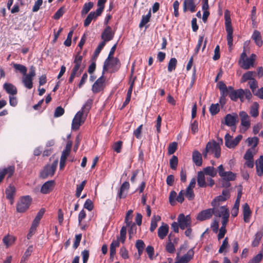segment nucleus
<instances>
[{
    "label": "nucleus",
    "instance_id": "obj_51",
    "mask_svg": "<svg viewBox=\"0 0 263 263\" xmlns=\"http://www.w3.org/2000/svg\"><path fill=\"white\" fill-rule=\"evenodd\" d=\"M178 143L176 142L171 143L168 146L167 153L169 155L173 154L177 149Z\"/></svg>",
    "mask_w": 263,
    "mask_h": 263
},
{
    "label": "nucleus",
    "instance_id": "obj_57",
    "mask_svg": "<svg viewBox=\"0 0 263 263\" xmlns=\"http://www.w3.org/2000/svg\"><path fill=\"white\" fill-rule=\"evenodd\" d=\"M126 235V227L123 226L122 227V228L120 230V237L119 240L122 243H124L125 241Z\"/></svg>",
    "mask_w": 263,
    "mask_h": 263
},
{
    "label": "nucleus",
    "instance_id": "obj_39",
    "mask_svg": "<svg viewBox=\"0 0 263 263\" xmlns=\"http://www.w3.org/2000/svg\"><path fill=\"white\" fill-rule=\"evenodd\" d=\"M93 3L91 2L86 3L84 4L82 10L81 11L82 15H86L93 7Z\"/></svg>",
    "mask_w": 263,
    "mask_h": 263
},
{
    "label": "nucleus",
    "instance_id": "obj_53",
    "mask_svg": "<svg viewBox=\"0 0 263 263\" xmlns=\"http://www.w3.org/2000/svg\"><path fill=\"white\" fill-rule=\"evenodd\" d=\"M95 19H96V18L94 16L93 13H92L91 12H90L89 14L87 15L86 19L84 20V26L85 27H88L91 23V21L93 20H95Z\"/></svg>",
    "mask_w": 263,
    "mask_h": 263
},
{
    "label": "nucleus",
    "instance_id": "obj_54",
    "mask_svg": "<svg viewBox=\"0 0 263 263\" xmlns=\"http://www.w3.org/2000/svg\"><path fill=\"white\" fill-rule=\"evenodd\" d=\"M249 146L253 145L252 148H255L258 144V139L256 137H254L253 138H248L246 140Z\"/></svg>",
    "mask_w": 263,
    "mask_h": 263
},
{
    "label": "nucleus",
    "instance_id": "obj_21",
    "mask_svg": "<svg viewBox=\"0 0 263 263\" xmlns=\"http://www.w3.org/2000/svg\"><path fill=\"white\" fill-rule=\"evenodd\" d=\"M169 227L167 224L163 223L158 229V236L161 239H163L168 233Z\"/></svg>",
    "mask_w": 263,
    "mask_h": 263
},
{
    "label": "nucleus",
    "instance_id": "obj_9",
    "mask_svg": "<svg viewBox=\"0 0 263 263\" xmlns=\"http://www.w3.org/2000/svg\"><path fill=\"white\" fill-rule=\"evenodd\" d=\"M178 222L179 223L180 228L182 230L190 227L191 224L190 216H185L183 214H180L178 217Z\"/></svg>",
    "mask_w": 263,
    "mask_h": 263
},
{
    "label": "nucleus",
    "instance_id": "obj_7",
    "mask_svg": "<svg viewBox=\"0 0 263 263\" xmlns=\"http://www.w3.org/2000/svg\"><path fill=\"white\" fill-rule=\"evenodd\" d=\"M206 147L209 151V152L214 154V156L216 158H218L220 156L221 148L218 144L215 141L213 142H209L206 145Z\"/></svg>",
    "mask_w": 263,
    "mask_h": 263
},
{
    "label": "nucleus",
    "instance_id": "obj_14",
    "mask_svg": "<svg viewBox=\"0 0 263 263\" xmlns=\"http://www.w3.org/2000/svg\"><path fill=\"white\" fill-rule=\"evenodd\" d=\"M196 5L195 0H184L183 3V11L184 12L190 11L191 12L196 11Z\"/></svg>",
    "mask_w": 263,
    "mask_h": 263
},
{
    "label": "nucleus",
    "instance_id": "obj_59",
    "mask_svg": "<svg viewBox=\"0 0 263 263\" xmlns=\"http://www.w3.org/2000/svg\"><path fill=\"white\" fill-rule=\"evenodd\" d=\"M262 259V254L258 253L253 257L252 259L249 260L248 263H259Z\"/></svg>",
    "mask_w": 263,
    "mask_h": 263
},
{
    "label": "nucleus",
    "instance_id": "obj_35",
    "mask_svg": "<svg viewBox=\"0 0 263 263\" xmlns=\"http://www.w3.org/2000/svg\"><path fill=\"white\" fill-rule=\"evenodd\" d=\"M15 240V238L10 235H7L4 237L3 241L4 243L6 246L7 247L12 245Z\"/></svg>",
    "mask_w": 263,
    "mask_h": 263
},
{
    "label": "nucleus",
    "instance_id": "obj_62",
    "mask_svg": "<svg viewBox=\"0 0 263 263\" xmlns=\"http://www.w3.org/2000/svg\"><path fill=\"white\" fill-rule=\"evenodd\" d=\"M123 142L121 141H118L115 142L113 146V149L117 153H119L121 151Z\"/></svg>",
    "mask_w": 263,
    "mask_h": 263
},
{
    "label": "nucleus",
    "instance_id": "obj_63",
    "mask_svg": "<svg viewBox=\"0 0 263 263\" xmlns=\"http://www.w3.org/2000/svg\"><path fill=\"white\" fill-rule=\"evenodd\" d=\"M64 7H61L53 15L54 19L59 20L64 13Z\"/></svg>",
    "mask_w": 263,
    "mask_h": 263
},
{
    "label": "nucleus",
    "instance_id": "obj_56",
    "mask_svg": "<svg viewBox=\"0 0 263 263\" xmlns=\"http://www.w3.org/2000/svg\"><path fill=\"white\" fill-rule=\"evenodd\" d=\"M31 248L32 247L30 246L26 250L20 263H24L28 259V257L31 255Z\"/></svg>",
    "mask_w": 263,
    "mask_h": 263
},
{
    "label": "nucleus",
    "instance_id": "obj_29",
    "mask_svg": "<svg viewBox=\"0 0 263 263\" xmlns=\"http://www.w3.org/2000/svg\"><path fill=\"white\" fill-rule=\"evenodd\" d=\"M152 16L151 10L149 9L146 15H143L142 16L141 20L139 23V27L142 28L146 25L150 21V19Z\"/></svg>",
    "mask_w": 263,
    "mask_h": 263
},
{
    "label": "nucleus",
    "instance_id": "obj_47",
    "mask_svg": "<svg viewBox=\"0 0 263 263\" xmlns=\"http://www.w3.org/2000/svg\"><path fill=\"white\" fill-rule=\"evenodd\" d=\"M3 171L4 172L5 175H8V178H10L13 175L15 172V166L14 165H11L8 166L7 168H2Z\"/></svg>",
    "mask_w": 263,
    "mask_h": 263
},
{
    "label": "nucleus",
    "instance_id": "obj_28",
    "mask_svg": "<svg viewBox=\"0 0 263 263\" xmlns=\"http://www.w3.org/2000/svg\"><path fill=\"white\" fill-rule=\"evenodd\" d=\"M204 175L202 171L198 173L197 181L198 185L200 187H205L207 186Z\"/></svg>",
    "mask_w": 263,
    "mask_h": 263
},
{
    "label": "nucleus",
    "instance_id": "obj_25",
    "mask_svg": "<svg viewBox=\"0 0 263 263\" xmlns=\"http://www.w3.org/2000/svg\"><path fill=\"white\" fill-rule=\"evenodd\" d=\"M256 170L258 176H263V156H260L256 161Z\"/></svg>",
    "mask_w": 263,
    "mask_h": 263
},
{
    "label": "nucleus",
    "instance_id": "obj_6",
    "mask_svg": "<svg viewBox=\"0 0 263 263\" xmlns=\"http://www.w3.org/2000/svg\"><path fill=\"white\" fill-rule=\"evenodd\" d=\"M82 117L83 111H79L76 114L72 122L71 128L72 130H78L80 126L84 123L85 119Z\"/></svg>",
    "mask_w": 263,
    "mask_h": 263
},
{
    "label": "nucleus",
    "instance_id": "obj_46",
    "mask_svg": "<svg viewBox=\"0 0 263 263\" xmlns=\"http://www.w3.org/2000/svg\"><path fill=\"white\" fill-rule=\"evenodd\" d=\"M87 183V181L86 180L83 181L81 184H78L77 185L76 196L77 197H79L81 195L82 191L83 190L86 184Z\"/></svg>",
    "mask_w": 263,
    "mask_h": 263
},
{
    "label": "nucleus",
    "instance_id": "obj_10",
    "mask_svg": "<svg viewBox=\"0 0 263 263\" xmlns=\"http://www.w3.org/2000/svg\"><path fill=\"white\" fill-rule=\"evenodd\" d=\"M212 207L213 214L216 217H223V216L230 214L229 210L226 206H220L217 205Z\"/></svg>",
    "mask_w": 263,
    "mask_h": 263
},
{
    "label": "nucleus",
    "instance_id": "obj_32",
    "mask_svg": "<svg viewBox=\"0 0 263 263\" xmlns=\"http://www.w3.org/2000/svg\"><path fill=\"white\" fill-rule=\"evenodd\" d=\"M256 76L255 71H249L245 73L241 77V82H245L248 80H252L254 79V77Z\"/></svg>",
    "mask_w": 263,
    "mask_h": 263
},
{
    "label": "nucleus",
    "instance_id": "obj_45",
    "mask_svg": "<svg viewBox=\"0 0 263 263\" xmlns=\"http://www.w3.org/2000/svg\"><path fill=\"white\" fill-rule=\"evenodd\" d=\"M171 234L168 236V242L166 243L165 246L166 251L170 253H174L175 251V248L174 244L172 242L170 239Z\"/></svg>",
    "mask_w": 263,
    "mask_h": 263
},
{
    "label": "nucleus",
    "instance_id": "obj_23",
    "mask_svg": "<svg viewBox=\"0 0 263 263\" xmlns=\"http://www.w3.org/2000/svg\"><path fill=\"white\" fill-rule=\"evenodd\" d=\"M255 56L254 54H252L251 57L242 60L243 61L241 65V67L244 69H249L250 66L253 65L255 61Z\"/></svg>",
    "mask_w": 263,
    "mask_h": 263
},
{
    "label": "nucleus",
    "instance_id": "obj_8",
    "mask_svg": "<svg viewBox=\"0 0 263 263\" xmlns=\"http://www.w3.org/2000/svg\"><path fill=\"white\" fill-rule=\"evenodd\" d=\"M104 74V73H103V71L102 76L99 78H98L92 85V91L93 93H97L103 90L105 85L104 83L105 81Z\"/></svg>",
    "mask_w": 263,
    "mask_h": 263
},
{
    "label": "nucleus",
    "instance_id": "obj_4",
    "mask_svg": "<svg viewBox=\"0 0 263 263\" xmlns=\"http://www.w3.org/2000/svg\"><path fill=\"white\" fill-rule=\"evenodd\" d=\"M225 25H226V30L227 32V40L228 42V45H229V48H231L233 46V28L231 25V22L230 16H228L225 14Z\"/></svg>",
    "mask_w": 263,
    "mask_h": 263
},
{
    "label": "nucleus",
    "instance_id": "obj_41",
    "mask_svg": "<svg viewBox=\"0 0 263 263\" xmlns=\"http://www.w3.org/2000/svg\"><path fill=\"white\" fill-rule=\"evenodd\" d=\"M111 62H109V65L113 68L114 72L118 71L120 67V62L119 59L117 58H115L111 59Z\"/></svg>",
    "mask_w": 263,
    "mask_h": 263
},
{
    "label": "nucleus",
    "instance_id": "obj_48",
    "mask_svg": "<svg viewBox=\"0 0 263 263\" xmlns=\"http://www.w3.org/2000/svg\"><path fill=\"white\" fill-rule=\"evenodd\" d=\"M133 210H128L126 214V216L125 218V222L126 223V227H129L130 224L132 223V214H133Z\"/></svg>",
    "mask_w": 263,
    "mask_h": 263
},
{
    "label": "nucleus",
    "instance_id": "obj_38",
    "mask_svg": "<svg viewBox=\"0 0 263 263\" xmlns=\"http://www.w3.org/2000/svg\"><path fill=\"white\" fill-rule=\"evenodd\" d=\"M177 64V60L175 58H172L167 66V70L168 72H171L173 70H175Z\"/></svg>",
    "mask_w": 263,
    "mask_h": 263
},
{
    "label": "nucleus",
    "instance_id": "obj_55",
    "mask_svg": "<svg viewBox=\"0 0 263 263\" xmlns=\"http://www.w3.org/2000/svg\"><path fill=\"white\" fill-rule=\"evenodd\" d=\"M229 239L228 237H226L222 241L221 246L220 247L218 253H222L229 246Z\"/></svg>",
    "mask_w": 263,
    "mask_h": 263
},
{
    "label": "nucleus",
    "instance_id": "obj_37",
    "mask_svg": "<svg viewBox=\"0 0 263 263\" xmlns=\"http://www.w3.org/2000/svg\"><path fill=\"white\" fill-rule=\"evenodd\" d=\"M259 104L257 102H254L250 107V115L254 118L258 116Z\"/></svg>",
    "mask_w": 263,
    "mask_h": 263
},
{
    "label": "nucleus",
    "instance_id": "obj_12",
    "mask_svg": "<svg viewBox=\"0 0 263 263\" xmlns=\"http://www.w3.org/2000/svg\"><path fill=\"white\" fill-rule=\"evenodd\" d=\"M230 90V98L234 101H237L238 99L242 101V93H243V89H238L234 90L232 86H229Z\"/></svg>",
    "mask_w": 263,
    "mask_h": 263
},
{
    "label": "nucleus",
    "instance_id": "obj_33",
    "mask_svg": "<svg viewBox=\"0 0 263 263\" xmlns=\"http://www.w3.org/2000/svg\"><path fill=\"white\" fill-rule=\"evenodd\" d=\"M33 79L23 76L22 78V82L24 85L28 89H30L33 87Z\"/></svg>",
    "mask_w": 263,
    "mask_h": 263
},
{
    "label": "nucleus",
    "instance_id": "obj_64",
    "mask_svg": "<svg viewBox=\"0 0 263 263\" xmlns=\"http://www.w3.org/2000/svg\"><path fill=\"white\" fill-rule=\"evenodd\" d=\"M64 109L61 106H58L56 108L54 113V117H59L62 116L64 114Z\"/></svg>",
    "mask_w": 263,
    "mask_h": 263
},
{
    "label": "nucleus",
    "instance_id": "obj_13",
    "mask_svg": "<svg viewBox=\"0 0 263 263\" xmlns=\"http://www.w3.org/2000/svg\"><path fill=\"white\" fill-rule=\"evenodd\" d=\"M238 121V118L237 114H227L224 117V124L228 126H235Z\"/></svg>",
    "mask_w": 263,
    "mask_h": 263
},
{
    "label": "nucleus",
    "instance_id": "obj_34",
    "mask_svg": "<svg viewBox=\"0 0 263 263\" xmlns=\"http://www.w3.org/2000/svg\"><path fill=\"white\" fill-rule=\"evenodd\" d=\"M161 220V217L159 215H154L152 218L149 230L153 232L157 227V222Z\"/></svg>",
    "mask_w": 263,
    "mask_h": 263
},
{
    "label": "nucleus",
    "instance_id": "obj_36",
    "mask_svg": "<svg viewBox=\"0 0 263 263\" xmlns=\"http://www.w3.org/2000/svg\"><path fill=\"white\" fill-rule=\"evenodd\" d=\"M262 236H263L262 231L261 230V231H258L255 235V238L252 243V246L254 247L258 246Z\"/></svg>",
    "mask_w": 263,
    "mask_h": 263
},
{
    "label": "nucleus",
    "instance_id": "obj_2",
    "mask_svg": "<svg viewBox=\"0 0 263 263\" xmlns=\"http://www.w3.org/2000/svg\"><path fill=\"white\" fill-rule=\"evenodd\" d=\"M58 160H54L51 164L46 165L40 173V177L42 179H46L48 177L54 175L57 169Z\"/></svg>",
    "mask_w": 263,
    "mask_h": 263
},
{
    "label": "nucleus",
    "instance_id": "obj_60",
    "mask_svg": "<svg viewBox=\"0 0 263 263\" xmlns=\"http://www.w3.org/2000/svg\"><path fill=\"white\" fill-rule=\"evenodd\" d=\"M185 195L189 200H193L195 197V194L194 193L193 190L187 188L186 189Z\"/></svg>",
    "mask_w": 263,
    "mask_h": 263
},
{
    "label": "nucleus",
    "instance_id": "obj_49",
    "mask_svg": "<svg viewBox=\"0 0 263 263\" xmlns=\"http://www.w3.org/2000/svg\"><path fill=\"white\" fill-rule=\"evenodd\" d=\"M219 110V105L218 103L212 104L209 108V111L212 116L217 114Z\"/></svg>",
    "mask_w": 263,
    "mask_h": 263
},
{
    "label": "nucleus",
    "instance_id": "obj_61",
    "mask_svg": "<svg viewBox=\"0 0 263 263\" xmlns=\"http://www.w3.org/2000/svg\"><path fill=\"white\" fill-rule=\"evenodd\" d=\"M250 89L252 90L253 93H254L256 90V88L258 87V83L254 79L249 82Z\"/></svg>",
    "mask_w": 263,
    "mask_h": 263
},
{
    "label": "nucleus",
    "instance_id": "obj_27",
    "mask_svg": "<svg viewBox=\"0 0 263 263\" xmlns=\"http://www.w3.org/2000/svg\"><path fill=\"white\" fill-rule=\"evenodd\" d=\"M194 254L193 249H190L186 254L182 256L179 260L180 263H188L193 258Z\"/></svg>",
    "mask_w": 263,
    "mask_h": 263
},
{
    "label": "nucleus",
    "instance_id": "obj_26",
    "mask_svg": "<svg viewBox=\"0 0 263 263\" xmlns=\"http://www.w3.org/2000/svg\"><path fill=\"white\" fill-rule=\"evenodd\" d=\"M251 39L254 41L257 46L258 47L262 46V41L260 32L259 31L257 30H254L252 35Z\"/></svg>",
    "mask_w": 263,
    "mask_h": 263
},
{
    "label": "nucleus",
    "instance_id": "obj_50",
    "mask_svg": "<svg viewBox=\"0 0 263 263\" xmlns=\"http://www.w3.org/2000/svg\"><path fill=\"white\" fill-rule=\"evenodd\" d=\"M72 142L71 141H68L67 142L66 147L65 149L62 152V156H65V157H67L69 155L70 152L71 151V146H72Z\"/></svg>",
    "mask_w": 263,
    "mask_h": 263
},
{
    "label": "nucleus",
    "instance_id": "obj_22",
    "mask_svg": "<svg viewBox=\"0 0 263 263\" xmlns=\"http://www.w3.org/2000/svg\"><path fill=\"white\" fill-rule=\"evenodd\" d=\"M129 183L128 181H125L122 183L119 191L118 193L117 198L119 199L125 198L126 196V194H124V192L126 190L127 191L129 189Z\"/></svg>",
    "mask_w": 263,
    "mask_h": 263
},
{
    "label": "nucleus",
    "instance_id": "obj_52",
    "mask_svg": "<svg viewBox=\"0 0 263 263\" xmlns=\"http://www.w3.org/2000/svg\"><path fill=\"white\" fill-rule=\"evenodd\" d=\"M178 163V159L177 156L173 155L170 160V167L172 170H176L177 168Z\"/></svg>",
    "mask_w": 263,
    "mask_h": 263
},
{
    "label": "nucleus",
    "instance_id": "obj_44",
    "mask_svg": "<svg viewBox=\"0 0 263 263\" xmlns=\"http://www.w3.org/2000/svg\"><path fill=\"white\" fill-rule=\"evenodd\" d=\"M221 178L222 181H233L236 178V174L231 171L226 172L224 176Z\"/></svg>",
    "mask_w": 263,
    "mask_h": 263
},
{
    "label": "nucleus",
    "instance_id": "obj_16",
    "mask_svg": "<svg viewBox=\"0 0 263 263\" xmlns=\"http://www.w3.org/2000/svg\"><path fill=\"white\" fill-rule=\"evenodd\" d=\"M55 184L54 180L46 181L42 185L40 190L41 193L44 194H49L53 190Z\"/></svg>",
    "mask_w": 263,
    "mask_h": 263
},
{
    "label": "nucleus",
    "instance_id": "obj_58",
    "mask_svg": "<svg viewBox=\"0 0 263 263\" xmlns=\"http://www.w3.org/2000/svg\"><path fill=\"white\" fill-rule=\"evenodd\" d=\"M220 102H221L222 99H224L228 95L230 97V90L229 89V86L224 89L221 90V91H220Z\"/></svg>",
    "mask_w": 263,
    "mask_h": 263
},
{
    "label": "nucleus",
    "instance_id": "obj_17",
    "mask_svg": "<svg viewBox=\"0 0 263 263\" xmlns=\"http://www.w3.org/2000/svg\"><path fill=\"white\" fill-rule=\"evenodd\" d=\"M117 48V44H115L110 49L108 57L105 60L103 64V73L108 70V67L109 66V62L114 58L113 55Z\"/></svg>",
    "mask_w": 263,
    "mask_h": 263
},
{
    "label": "nucleus",
    "instance_id": "obj_11",
    "mask_svg": "<svg viewBox=\"0 0 263 263\" xmlns=\"http://www.w3.org/2000/svg\"><path fill=\"white\" fill-rule=\"evenodd\" d=\"M115 32L112 31V28L109 26H106L102 32L101 37L105 43L112 40L114 37Z\"/></svg>",
    "mask_w": 263,
    "mask_h": 263
},
{
    "label": "nucleus",
    "instance_id": "obj_1",
    "mask_svg": "<svg viewBox=\"0 0 263 263\" xmlns=\"http://www.w3.org/2000/svg\"><path fill=\"white\" fill-rule=\"evenodd\" d=\"M80 51L75 56L73 61L74 66L73 67L70 77L68 79V82L72 83L75 77H79L83 71L84 67L81 68L82 61L83 60L82 55L80 54Z\"/></svg>",
    "mask_w": 263,
    "mask_h": 263
},
{
    "label": "nucleus",
    "instance_id": "obj_43",
    "mask_svg": "<svg viewBox=\"0 0 263 263\" xmlns=\"http://www.w3.org/2000/svg\"><path fill=\"white\" fill-rule=\"evenodd\" d=\"M227 200V197L219 195L215 197L211 202V205L215 206L216 205H220V202H223Z\"/></svg>",
    "mask_w": 263,
    "mask_h": 263
},
{
    "label": "nucleus",
    "instance_id": "obj_15",
    "mask_svg": "<svg viewBox=\"0 0 263 263\" xmlns=\"http://www.w3.org/2000/svg\"><path fill=\"white\" fill-rule=\"evenodd\" d=\"M212 208L202 210L197 216V219L199 221H204L210 219L213 215Z\"/></svg>",
    "mask_w": 263,
    "mask_h": 263
},
{
    "label": "nucleus",
    "instance_id": "obj_19",
    "mask_svg": "<svg viewBox=\"0 0 263 263\" xmlns=\"http://www.w3.org/2000/svg\"><path fill=\"white\" fill-rule=\"evenodd\" d=\"M192 160L193 162L197 166H201L202 158L201 153L197 150H194L192 153Z\"/></svg>",
    "mask_w": 263,
    "mask_h": 263
},
{
    "label": "nucleus",
    "instance_id": "obj_24",
    "mask_svg": "<svg viewBox=\"0 0 263 263\" xmlns=\"http://www.w3.org/2000/svg\"><path fill=\"white\" fill-rule=\"evenodd\" d=\"M252 212L248 203L243 205V220L245 222H249L251 216Z\"/></svg>",
    "mask_w": 263,
    "mask_h": 263
},
{
    "label": "nucleus",
    "instance_id": "obj_3",
    "mask_svg": "<svg viewBox=\"0 0 263 263\" xmlns=\"http://www.w3.org/2000/svg\"><path fill=\"white\" fill-rule=\"evenodd\" d=\"M32 199L29 196H25L20 198L16 206V211L18 213H24L29 208Z\"/></svg>",
    "mask_w": 263,
    "mask_h": 263
},
{
    "label": "nucleus",
    "instance_id": "obj_20",
    "mask_svg": "<svg viewBox=\"0 0 263 263\" xmlns=\"http://www.w3.org/2000/svg\"><path fill=\"white\" fill-rule=\"evenodd\" d=\"M3 88L7 93L10 95V96H14L17 93V89L16 87L11 83H4L3 85Z\"/></svg>",
    "mask_w": 263,
    "mask_h": 263
},
{
    "label": "nucleus",
    "instance_id": "obj_5",
    "mask_svg": "<svg viewBox=\"0 0 263 263\" xmlns=\"http://www.w3.org/2000/svg\"><path fill=\"white\" fill-rule=\"evenodd\" d=\"M185 194L184 191L181 190L177 196V193L174 191H172L170 193L169 202L172 205H174L176 204V201L182 203L184 200V195Z\"/></svg>",
    "mask_w": 263,
    "mask_h": 263
},
{
    "label": "nucleus",
    "instance_id": "obj_31",
    "mask_svg": "<svg viewBox=\"0 0 263 263\" xmlns=\"http://www.w3.org/2000/svg\"><path fill=\"white\" fill-rule=\"evenodd\" d=\"M202 172L211 177H214L217 175V170L213 166H207L203 168Z\"/></svg>",
    "mask_w": 263,
    "mask_h": 263
},
{
    "label": "nucleus",
    "instance_id": "obj_42",
    "mask_svg": "<svg viewBox=\"0 0 263 263\" xmlns=\"http://www.w3.org/2000/svg\"><path fill=\"white\" fill-rule=\"evenodd\" d=\"M92 104V100L91 99H88L83 106L82 107L81 111H83V115L84 114H87L89 112V110L91 107V105Z\"/></svg>",
    "mask_w": 263,
    "mask_h": 263
},
{
    "label": "nucleus",
    "instance_id": "obj_18",
    "mask_svg": "<svg viewBox=\"0 0 263 263\" xmlns=\"http://www.w3.org/2000/svg\"><path fill=\"white\" fill-rule=\"evenodd\" d=\"M16 193L15 187L13 185H10L5 191L6 197L9 200L10 204H12L14 202V197Z\"/></svg>",
    "mask_w": 263,
    "mask_h": 263
},
{
    "label": "nucleus",
    "instance_id": "obj_30",
    "mask_svg": "<svg viewBox=\"0 0 263 263\" xmlns=\"http://www.w3.org/2000/svg\"><path fill=\"white\" fill-rule=\"evenodd\" d=\"M225 145L229 148H232L235 147L236 145L235 144V141L232 139V137L229 134H227L224 136Z\"/></svg>",
    "mask_w": 263,
    "mask_h": 263
},
{
    "label": "nucleus",
    "instance_id": "obj_40",
    "mask_svg": "<svg viewBox=\"0 0 263 263\" xmlns=\"http://www.w3.org/2000/svg\"><path fill=\"white\" fill-rule=\"evenodd\" d=\"M13 67L16 71H18L23 76H25L26 74L27 71V69L25 66L20 64L15 63L13 64Z\"/></svg>",
    "mask_w": 263,
    "mask_h": 263
}]
</instances>
